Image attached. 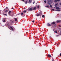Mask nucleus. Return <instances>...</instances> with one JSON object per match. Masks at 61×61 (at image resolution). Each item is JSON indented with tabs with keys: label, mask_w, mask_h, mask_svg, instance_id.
Returning a JSON list of instances; mask_svg holds the SVG:
<instances>
[{
	"label": "nucleus",
	"mask_w": 61,
	"mask_h": 61,
	"mask_svg": "<svg viewBox=\"0 0 61 61\" xmlns=\"http://www.w3.org/2000/svg\"><path fill=\"white\" fill-rule=\"evenodd\" d=\"M51 2V0H48V2L47 3L49 5H50V3Z\"/></svg>",
	"instance_id": "nucleus-1"
},
{
	"label": "nucleus",
	"mask_w": 61,
	"mask_h": 61,
	"mask_svg": "<svg viewBox=\"0 0 61 61\" xmlns=\"http://www.w3.org/2000/svg\"><path fill=\"white\" fill-rule=\"evenodd\" d=\"M32 10H33V8L32 7H31L29 9V11H32Z\"/></svg>",
	"instance_id": "nucleus-2"
},
{
	"label": "nucleus",
	"mask_w": 61,
	"mask_h": 61,
	"mask_svg": "<svg viewBox=\"0 0 61 61\" xmlns=\"http://www.w3.org/2000/svg\"><path fill=\"white\" fill-rule=\"evenodd\" d=\"M39 14L40 15V16H41V15H43V14H42V13L41 12L39 13Z\"/></svg>",
	"instance_id": "nucleus-3"
},
{
	"label": "nucleus",
	"mask_w": 61,
	"mask_h": 61,
	"mask_svg": "<svg viewBox=\"0 0 61 61\" xmlns=\"http://www.w3.org/2000/svg\"><path fill=\"white\" fill-rule=\"evenodd\" d=\"M32 10H36V7H34L32 8Z\"/></svg>",
	"instance_id": "nucleus-4"
},
{
	"label": "nucleus",
	"mask_w": 61,
	"mask_h": 61,
	"mask_svg": "<svg viewBox=\"0 0 61 61\" xmlns=\"http://www.w3.org/2000/svg\"><path fill=\"white\" fill-rule=\"evenodd\" d=\"M55 22H52L51 23V25H52H52H54V24H55Z\"/></svg>",
	"instance_id": "nucleus-5"
},
{
	"label": "nucleus",
	"mask_w": 61,
	"mask_h": 61,
	"mask_svg": "<svg viewBox=\"0 0 61 61\" xmlns=\"http://www.w3.org/2000/svg\"><path fill=\"white\" fill-rule=\"evenodd\" d=\"M47 25L48 26H51V24L49 23H48Z\"/></svg>",
	"instance_id": "nucleus-6"
},
{
	"label": "nucleus",
	"mask_w": 61,
	"mask_h": 61,
	"mask_svg": "<svg viewBox=\"0 0 61 61\" xmlns=\"http://www.w3.org/2000/svg\"><path fill=\"white\" fill-rule=\"evenodd\" d=\"M57 5H58V3H57L55 5V7H57Z\"/></svg>",
	"instance_id": "nucleus-7"
},
{
	"label": "nucleus",
	"mask_w": 61,
	"mask_h": 61,
	"mask_svg": "<svg viewBox=\"0 0 61 61\" xmlns=\"http://www.w3.org/2000/svg\"><path fill=\"white\" fill-rule=\"evenodd\" d=\"M14 19H15V21L16 22L17 21V18H14Z\"/></svg>",
	"instance_id": "nucleus-8"
},
{
	"label": "nucleus",
	"mask_w": 61,
	"mask_h": 61,
	"mask_svg": "<svg viewBox=\"0 0 61 61\" xmlns=\"http://www.w3.org/2000/svg\"><path fill=\"white\" fill-rule=\"evenodd\" d=\"M11 12H12V11H10L9 12V15H11Z\"/></svg>",
	"instance_id": "nucleus-9"
},
{
	"label": "nucleus",
	"mask_w": 61,
	"mask_h": 61,
	"mask_svg": "<svg viewBox=\"0 0 61 61\" xmlns=\"http://www.w3.org/2000/svg\"><path fill=\"white\" fill-rule=\"evenodd\" d=\"M47 56H48V57H51V56L50 55V54H48L47 55Z\"/></svg>",
	"instance_id": "nucleus-10"
},
{
	"label": "nucleus",
	"mask_w": 61,
	"mask_h": 61,
	"mask_svg": "<svg viewBox=\"0 0 61 61\" xmlns=\"http://www.w3.org/2000/svg\"><path fill=\"white\" fill-rule=\"evenodd\" d=\"M56 9H59L60 8L59 7H56Z\"/></svg>",
	"instance_id": "nucleus-11"
},
{
	"label": "nucleus",
	"mask_w": 61,
	"mask_h": 61,
	"mask_svg": "<svg viewBox=\"0 0 61 61\" xmlns=\"http://www.w3.org/2000/svg\"><path fill=\"white\" fill-rule=\"evenodd\" d=\"M10 29H11L12 30H14V28H13V27H12L11 26L10 27Z\"/></svg>",
	"instance_id": "nucleus-12"
},
{
	"label": "nucleus",
	"mask_w": 61,
	"mask_h": 61,
	"mask_svg": "<svg viewBox=\"0 0 61 61\" xmlns=\"http://www.w3.org/2000/svg\"><path fill=\"white\" fill-rule=\"evenodd\" d=\"M61 22V20H57V23H60Z\"/></svg>",
	"instance_id": "nucleus-13"
},
{
	"label": "nucleus",
	"mask_w": 61,
	"mask_h": 61,
	"mask_svg": "<svg viewBox=\"0 0 61 61\" xmlns=\"http://www.w3.org/2000/svg\"><path fill=\"white\" fill-rule=\"evenodd\" d=\"M5 19H3V22H5Z\"/></svg>",
	"instance_id": "nucleus-14"
},
{
	"label": "nucleus",
	"mask_w": 61,
	"mask_h": 61,
	"mask_svg": "<svg viewBox=\"0 0 61 61\" xmlns=\"http://www.w3.org/2000/svg\"><path fill=\"white\" fill-rule=\"evenodd\" d=\"M29 3H31L32 2V0H29Z\"/></svg>",
	"instance_id": "nucleus-15"
},
{
	"label": "nucleus",
	"mask_w": 61,
	"mask_h": 61,
	"mask_svg": "<svg viewBox=\"0 0 61 61\" xmlns=\"http://www.w3.org/2000/svg\"><path fill=\"white\" fill-rule=\"evenodd\" d=\"M45 7H47V8H49V7H50L48 6H46Z\"/></svg>",
	"instance_id": "nucleus-16"
},
{
	"label": "nucleus",
	"mask_w": 61,
	"mask_h": 61,
	"mask_svg": "<svg viewBox=\"0 0 61 61\" xmlns=\"http://www.w3.org/2000/svg\"><path fill=\"white\" fill-rule=\"evenodd\" d=\"M56 11H58V12H60V10H56Z\"/></svg>",
	"instance_id": "nucleus-17"
},
{
	"label": "nucleus",
	"mask_w": 61,
	"mask_h": 61,
	"mask_svg": "<svg viewBox=\"0 0 61 61\" xmlns=\"http://www.w3.org/2000/svg\"><path fill=\"white\" fill-rule=\"evenodd\" d=\"M37 16H40V15H39V14H37Z\"/></svg>",
	"instance_id": "nucleus-18"
},
{
	"label": "nucleus",
	"mask_w": 61,
	"mask_h": 61,
	"mask_svg": "<svg viewBox=\"0 0 61 61\" xmlns=\"http://www.w3.org/2000/svg\"><path fill=\"white\" fill-rule=\"evenodd\" d=\"M23 12L24 13H26V10H24Z\"/></svg>",
	"instance_id": "nucleus-19"
},
{
	"label": "nucleus",
	"mask_w": 61,
	"mask_h": 61,
	"mask_svg": "<svg viewBox=\"0 0 61 61\" xmlns=\"http://www.w3.org/2000/svg\"><path fill=\"white\" fill-rule=\"evenodd\" d=\"M44 2L46 4V0H44Z\"/></svg>",
	"instance_id": "nucleus-20"
},
{
	"label": "nucleus",
	"mask_w": 61,
	"mask_h": 61,
	"mask_svg": "<svg viewBox=\"0 0 61 61\" xmlns=\"http://www.w3.org/2000/svg\"><path fill=\"white\" fill-rule=\"evenodd\" d=\"M54 2H55V3H56V2H57V0H55Z\"/></svg>",
	"instance_id": "nucleus-21"
},
{
	"label": "nucleus",
	"mask_w": 61,
	"mask_h": 61,
	"mask_svg": "<svg viewBox=\"0 0 61 61\" xmlns=\"http://www.w3.org/2000/svg\"><path fill=\"white\" fill-rule=\"evenodd\" d=\"M50 6L51 8H52V5H50Z\"/></svg>",
	"instance_id": "nucleus-22"
},
{
	"label": "nucleus",
	"mask_w": 61,
	"mask_h": 61,
	"mask_svg": "<svg viewBox=\"0 0 61 61\" xmlns=\"http://www.w3.org/2000/svg\"><path fill=\"white\" fill-rule=\"evenodd\" d=\"M45 15H43L42 16V17H45Z\"/></svg>",
	"instance_id": "nucleus-23"
},
{
	"label": "nucleus",
	"mask_w": 61,
	"mask_h": 61,
	"mask_svg": "<svg viewBox=\"0 0 61 61\" xmlns=\"http://www.w3.org/2000/svg\"><path fill=\"white\" fill-rule=\"evenodd\" d=\"M25 4H27V1H26L25 2Z\"/></svg>",
	"instance_id": "nucleus-24"
},
{
	"label": "nucleus",
	"mask_w": 61,
	"mask_h": 61,
	"mask_svg": "<svg viewBox=\"0 0 61 61\" xmlns=\"http://www.w3.org/2000/svg\"><path fill=\"white\" fill-rule=\"evenodd\" d=\"M21 15H23V13H22L20 14Z\"/></svg>",
	"instance_id": "nucleus-25"
},
{
	"label": "nucleus",
	"mask_w": 61,
	"mask_h": 61,
	"mask_svg": "<svg viewBox=\"0 0 61 61\" xmlns=\"http://www.w3.org/2000/svg\"><path fill=\"white\" fill-rule=\"evenodd\" d=\"M37 7V8H39V6H38Z\"/></svg>",
	"instance_id": "nucleus-26"
},
{
	"label": "nucleus",
	"mask_w": 61,
	"mask_h": 61,
	"mask_svg": "<svg viewBox=\"0 0 61 61\" xmlns=\"http://www.w3.org/2000/svg\"><path fill=\"white\" fill-rule=\"evenodd\" d=\"M34 22H35V20H33L32 21L33 23H34Z\"/></svg>",
	"instance_id": "nucleus-27"
},
{
	"label": "nucleus",
	"mask_w": 61,
	"mask_h": 61,
	"mask_svg": "<svg viewBox=\"0 0 61 61\" xmlns=\"http://www.w3.org/2000/svg\"><path fill=\"white\" fill-rule=\"evenodd\" d=\"M11 23L12 24H13V23H14V22H13V21H12L11 22Z\"/></svg>",
	"instance_id": "nucleus-28"
},
{
	"label": "nucleus",
	"mask_w": 61,
	"mask_h": 61,
	"mask_svg": "<svg viewBox=\"0 0 61 61\" xmlns=\"http://www.w3.org/2000/svg\"><path fill=\"white\" fill-rule=\"evenodd\" d=\"M52 61H55L54 60V59H52Z\"/></svg>",
	"instance_id": "nucleus-29"
},
{
	"label": "nucleus",
	"mask_w": 61,
	"mask_h": 61,
	"mask_svg": "<svg viewBox=\"0 0 61 61\" xmlns=\"http://www.w3.org/2000/svg\"><path fill=\"white\" fill-rule=\"evenodd\" d=\"M56 36H59V35H56Z\"/></svg>",
	"instance_id": "nucleus-30"
},
{
	"label": "nucleus",
	"mask_w": 61,
	"mask_h": 61,
	"mask_svg": "<svg viewBox=\"0 0 61 61\" xmlns=\"http://www.w3.org/2000/svg\"><path fill=\"white\" fill-rule=\"evenodd\" d=\"M57 1L58 2H59V1H60V0H57Z\"/></svg>",
	"instance_id": "nucleus-31"
},
{
	"label": "nucleus",
	"mask_w": 61,
	"mask_h": 61,
	"mask_svg": "<svg viewBox=\"0 0 61 61\" xmlns=\"http://www.w3.org/2000/svg\"><path fill=\"white\" fill-rule=\"evenodd\" d=\"M8 10H6V11H5V12H8Z\"/></svg>",
	"instance_id": "nucleus-32"
},
{
	"label": "nucleus",
	"mask_w": 61,
	"mask_h": 61,
	"mask_svg": "<svg viewBox=\"0 0 61 61\" xmlns=\"http://www.w3.org/2000/svg\"><path fill=\"white\" fill-rule=\"evenodd\" d=\"M33 4H35V1H34L33 2Z\"/></svg>",
	"instance_id": "nucleus-33"
},
{
	"label": "nucleus",
	"mask_w": 61,
	"mask_h": 61,
	"mask_svg": "<svg viewBox=\"0 0 61 61\" xmlns=\"http://www.w3.org/2000/svg\"><path fill=\"white\" fill-rule=\"evenodd\" d=\"M52 10L53 11H54V9H52Z\"/></svg>",
	"instance_id": "nucleus-34"
},
{
	"label": "nucleus",
	"mask_w": 61,
	"mask_h": 61,
	"mask_svg": "<svg viewBox=\"0 0 61 61\" xmlns=\"http://www.w3.org/2000/svg\"><path fill=\"white\" fill-rule=\"evenodd\" d=\"M55 33H57V31H55Z\"/></svg>",
	"instance_id": "nucleus-35"
},
{
	"label": "nucleus",
	"mask_w": 61,
	"mask_h": 61,
	"mask_svg": "<svg viewBox=\"0 0 61 61\" xmlns=\"http://www.w3.org/2000/svg\"><path fill=\"white\" fill-rule=\"evenodd\" d=\"M60 56H61V53H60Z\"/></svg>",
	"instance_id": "nucleus-36"
},
{
	"label": "nucleus",
	"mask_w": 61,
	"mask_h": 61,
	"mask_svg": "<svg viewBox=\"0 0 61 61\" xmlns=\"http://www.w3.org/2000/svg\"><path fill=\"white\" fill-rule=\"evenodd\" d=\"M4 15H6V16L7 15H6V14H4Z\"/></svg>",
	"instance_id": "nucleus-37"
},
{
	"label": "nucleus",
	"mask_w": 61,
	"mask_h": 61,
	"mask_svg": "<svg viewBox=\"0 0 61 61\" xmlns=\"http://www.w3.org/2000/svg\"><path fill=\"white\" fill-rule=\"evenodd\" d=\"M60 5H61V2L60 4Z\"/></svg>",
	"instance_id": "nucleus-38"
},
{
	"label": "nucleus",
	"mask_w": 61,
	"mask_h": 61,
	"mask_svg": "<svg viewBox=\"0 0 61 61\" xmlns=\"http://www.w3.org/2000/svg\"><path fill=\"white\" fill-rule=\"evenodd\" d=\"M60 34H61V31H60Z\"/></svg>",
	"instance_id": "nucleus-39"
},
{
	"label": "nucleus",
	"mask_w": 61,
	"mask_h": 61,
	"mask_svg": "<svg viewBox=\"0 0 61 61\" xmlns=\"http://www.w3.org/2000/svg\"><path fill=\"white\" fill-rule=\"evenodd\" d=\"M25 0H22L23 1H24Z\"/></svg>",
	"instance_id": "nucleus-40"
},
{
	"label": "nucleus",
	"mask_w": 61,
	"mask_h": 61,
	"mask_svg": "<svg viewBox=\"0 0 61 61\" xmlns=\"http://www.w3.org/2000/svg\"><path fill=\"white\" fill-rule=\"evenodd\" d=\"M12 9H14V8H12Z\"/></svg>",
	"instance_id": "nucleus-41"
},
{
	"label": "nucleus",
	"mask_w": 61,
	"mask_h": 61,
	"mask_svg": "<svg viewBox=\"0 0 61 61\" xmlns=\"http://www.w3.org/2000/svg\"><path fill=\"white\" fill-rule=\"evenodd\" d=\"M25 9V8H24V9Z\"/></svg>",
	"instance_id": "nucleus-42"
},
{
	"label": "nucleus",
	"mask_w": 61,
	"mask_h": 61,
	"mask_svg": "<svg viewBox=\"0 0 61 61\" xmlns=\"http://www.w3.org/2000/svg\"><path fill=\"white\" fill-rule=\"evenodd\" d=\"M25 16V15H24V16Z\"/></svg>",
	"instance_id": "nucleus-43"
},
{
	"label": "nucleus",
	"mask_w": 61,
	"mask_h": 61,
	"mask_svg": "<svg viewBox=\"0 0 61 61\" xmlns=\"http://www.w3.org/2000/svg\"><path fill=\"white\" fill-rule=\"evenodd\" d=\"M55 26H56V25H55Z\"/></svg>",
	"instance_id": "nucleus-44"
},
{
	"label": "nucleus",
	"mask_w": 61,
	"mask_h": 61,
	"mask_svg": "<svg viewBox=\"0 0 61 61\" xmlns=\"http://www.w3.org/2000/svg\"><path fill=\"white\" fill-rule=\"evenodd\" d=\"M6 8H8V7H6Z\"/></svg>",
	"instance_id": "nucleus-45"
},
{
	"label": "nucleus",
	"mask_w": 61,
	"mask_h": 61,
	"mask_svg": "<svg viewBox=\"0 0 61 61\" xmlns=\"http://www.w3.org/2000/svg\"><path fill=\"white\" fill-rule=\"evenodd\" d=\"M51 37V36H50V37Z\"/></svg>",
	"instance_id": "nucleus-46"
},
{
	"label": "nucleus",
	"mask_w": 61,
	"mask_h": 61,
	"mask_svg": "<svg viewBox=\"0 0 61 61\" xmlns=\"http://www.w3.org/2000/svg\"><path fill=\"white\" fill-rule=\"evenodd\" d=\"M59 26H60V25H59Z\"/></svg>",
	"instance_id": "nucleus-47"
},
{
	"label": "nucleus",
	"mask_w": 61,
	"mask_h": 61,
	"mask_svg": "<svg viewBox=\"0 0 61 61\" xmlns=\"http://www.w3.org/2000/svg\"><path fill=\"white\" fill-rule=\"evenodd\" d=\"M54 8H55V7H54Z\"/></svg>",
	"instance_id": "nucleus-48"
}]
</instances>
